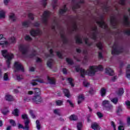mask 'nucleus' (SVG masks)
<instances>
[{"label":"nucleus","instance_id":"f257e3e1","mask_svg":"<svg viewBox=\"0 0 130 130\" xmlns=\"http://www.w3.org/2000/svg\"><path fill=\"white\" fill-rule=\"evenodd\" d=\"M104 68L102 65H99V66H90L89 70L85 71V72H87V73H85V75H88V76H94L96 72H102Z\"/></svg>","mask_w":130,"mask_h":130},{"label":"nucleus","instance_id":"f03ea898","mask_svg":"<svg viewBox=\"0 0 130 130\" xmlns=\"http://www.w3.org/2000/svg\"><path fill=\"white\" fill-rule=\"evenodd\" d=\"M2 53L3 56L7 59L6 63L7 64V68L10 69L11 66V60L14 58V54H9L8 53V50H3L2 51Z\"/></svg>","mask_w":130,"mask_h":130},{"label":"nucleus","instance_id":"7ed1b4c3","mask_svg":"<svg viewBox=\"0 0 130 130\" xmlns=\"http://www.w3.org/2000/svg\"><path fill=\"white\" fill-rule=\"evenodd\" d=\"M117 44L116 43H114L112 46L113 49L111 52L112 55H118L120 53L124 52V49H123V47H120L118 49H117Z\"/></svg>","mask_w":130,"mask_h":130},{"label":"nucleus","instance_id":"20e7f679","mask_svg":"<svg viewBox=\"0 0 130 130\" xmlns=\"http://www.w3.org/2000/svg\"><path fill=\"white\" fill-rule=\"evenodd\" d=\"M100 20H101L100 21H96V24H98V25H99L100 28H102V29L108 30V25H107L104 21V16L103 15H102L100 16Z\"/></svg>","mask_w":130,"mask_h":130},{"label":"nucleus","instance_id":"39448f33","mask_svg":"<svg viewBox=\"0 0 130 130\" xmlns=\"http://www.w3.org/2000/svg\"><path fill=\"white\" fill-rule=\"evenodd\" d=\"M51 13L48 11H45L43 14V17L42 18V22L45 25H47L48 22V18L50 17Z\"/></svg>","mask_w":130,"mask_h":130},{"label":"nucleus","instance_id":"423d86ee","mask_svg":"<svg viewBox=\"0 0 130 130\" xmlns=\"http://www.w3.org/2000/svg\"><path fill=\"white\" fill-rule=\"evenodd\" d=\"M19 51L23 55H26L28 53V47L24 44H21L18 46Z\"/></svg>","mask_w":130,"mask_h":130},{"label":"nucleus","instance_id":"0eeeda50","mask_svg":"<svg viewBox=\"0 0 130 130\" xmlns=\"http://www.w3.org/2000/svg\"><path fill=\"white\" fill-rule=\"evenodd\" d=\"M102 106L107 110H111L112 108V105L110 104V102L108 100H104L102 103Z\"/></svg>","mask_w":130,"mask_h":130},{"label":"nucleus","instance_id":"6e6552de","mask_svg":"<svg viewBox=\"0 0 130 130\" xmlns=\"http://www.w3.org/2000/svg\"><path fill=\"white\" fill-rule=\"evenodd\" d=\"M6 40L7 39L4 38V35H0V45L2 47H5V46H8L9 45V42Z\"/></svg>","mask_w":130,"mask_h":130},{"label":"nucleus","instance_id":"1a4fd4ad","mask_svg":"<svg viewBox=\"0 0 130 130\" xmlns=\"http://www.w3.org/2000/svg\"><path fill=\"white\" fill-rule=\"evenodd\" d=\"M30 123V121L29 120H26L24 122V126L20 123H18V129L22 128V129L29 130V124Z\"/></svg>","mask_w":130,"mask_h":130},{"label":"nucleus","instance_id":"9d476101","mask_svg":"<svg viewBox=\"0 0 130 130\" xmlns=\"http://www.w3.org/2000/svg\"><path fill=\"white\" fill-rule=\"evenodd\" d=\"M14 68L16 70H14L15 73H17V72H19V71H21V72H24V67L22 66V64H19L18 62H15L14 63Z\"/></svg>","mask_w":130,"mask_h":130},{"label":"nucleus","instance_id":"9b49d317","mask_svg":"<svg viewBox=\"0 0 130 130\" xmlns=\"http://www.w3.org/2000/svg\"><path fill=\"white\" fill-rule=\"evenodd\" d=\"M29 33L31 36H32V37H36V36H39V35H41V34L42 32H41V30L39 29H32L31 30H30Z\"/></svg>","mask_w":130,"mask_h":130},{"label":"nucleus","instance_id":"f8f14e48","mask_svg":"<svg viewBox=\"0 0 130 130\" xmlns=\"http://www.w3.org/2000/svg\"><path fill=\"white\" fill-rule=\"evenodd\" d=\"M32 101L36 103V104H40L42 102V98L40 95H35L32 99Z\"/></svg>","mask_w":130,"mask_h":130},{"label":"nucleus","instance_id":"ddd939ff","mask_svg":"<svg viewBox=\"0 0 130 130\" xmlns=\"http://www.w3.org/2000/svg\"><path fill=\"white\" fill-rule=\"evenodd\" d=\"M75 71L77 73L80 72L81 76L82 77V78H85V75H86V73H87V71H86L85 69H83L82 68H79V67H76Z\"/></svg>","mask_w":130,"mask_h":130},{"label":"nucleus","instance_id":"4468645a","mask_svg":"<svg viewBox=\"0 0 130 130\" xmlns=\"http://www.w3.org/2000/svg\"><path fill=\"white\" fill-rule=\"evenodd\" d=\"M110 23L113 29H116V25L117 22L116 21V18L115 16H111L110 19Z\"/></svg>","mask_w":130,"mask_h":130},{"label":"nucleus","instance_id":"2eb2a0df","mask_svg":"<svg viewBox=\"0 0 130 130\" xmlns=\"http://www.w3.org/2000/svg\"><path fill=\"white\" fill-rule=\"evenodd\" d=\"M84 3L85 2L84 1V0H80V1L78 3H76V5L72 7L73 11L76 12V10H77V9H80V8H81V5H80L79 4H84Z\"/></svg>","mask_w":130,"mask_h":130},{"label":"nucleus","instance_id":"dca6fc26","mask_svg":"<svg viewBox=\"0 0 130 130\" xmlns=\"http://www.w3.org/2000/svg\"><path fill=\"white\" fill-rule=\"evenodd\" d=\"M123 23L124 26H130V21L129 20L128 16L127 15H124Z\"/></svg>","mask_w":130,"mask_h":130},{"label":"nucleus","instance_id":"f3484780","mask_svg":"<svg viewBox=\"0 0 130 130\" xmlns=\"http://www.w3.org/2000/svg\"><path fill=\"white\" fill-rule=\"evenodd\" d=\"M91 127L94 130H100L101 129V127L96 122H93L91 125Z\"/></svg>","mask_w":130,"mask_h":130},{"label":"nucleus","instance_id":"a211bd4d","mask_svg":"<svg viewBox=\"0 0 130 130\" xmlns=\"http://www.w3.org/2000/svg\"><path fill=\"white\" fill-rule=\"evenodd\" d=\"M106 74L109 76H114V71L111 68H106Z\"/></svg>","mask_w":130,"mask_h":130},{"label":"nucleus","instance_id":"6ab92c4d","mask_svg":"<svg viewBox=\"0 0 130 130\" xmlns=\"http://www.w3.org/2000/svg\"><path fill=\"white\" fill-rule=\"evenodd\" d=\"M75 41L77 44H83V40L79 36L75 37Z\"/></svg>","mask_w":130,"mask_h":130},{"label":"nucleus","instance_id":"aec40b11","mask_svg":"<svg viewBox=\"0 0 130 130\" xmlns=\"http://www.w3.org/2000/svg\"><path fill=\"white\" fill-rule=\"evenodd\" d=\"M126 77L127 79H130V64L127 66L126 69Z\"/></svg>","mask_w":130,"mask_h":130},{"label":"nucleus","instance_id":"412c9836","mask_svg":"<svg viewBox=\"0 0 130 130\" xmlns=\"http://www.w3.org/2000/svg\"><path fill=\"white\" fill-rule=\"evenodd\" d=\"M63 93L66 97L70 98L71 97V93H70V90L68 89H64L63 90Z\"/></svg>","mask_w":130,"mask_h":130},{"label":"nucleus","instance_id":"4be33fe9","mask_svg":"<svg viewBox=\"0 0 130 130\" xmlns=\"http://www.w3.org/2000/svg\"><path fill=\"white\" fill-rule=\"evenodd\" d=\"M32 22L30 20H28L26 21H24L22 22L23 27H25V28H28L30 26Z\"/></svg>","mask_w":130,"mask_h":130},{"label":"nucleus","instance_id":"5701e85b","mask_svg":"<svg viewBox=\"0 0 130 130\" xmlns=\"http://www.w3.org/2000/svg\"><path fill=\"white\" fill-rule=\"evenodd\" d=\"M67 12H68V8H67V5H64L63 9L59 10V14L60 15H63V14L67 13Z\"/></svg>","mask_w":130,"mask_h":130},{"label":"nucleus","instance_id":"b1692460","mask_svg":"<svg viewBox=\"0 0 130 130\" xmlns=\"http://www.w3.org/2000/svg\"><path fill=\"white\" fill-rule=\"evenodd\" d=\"M5 99L6 101H9V102L14 101V97L11 95H6L5 96Z\"/></svg>","mask_w":130,"mask_h":130},{"label":"nucleus","instance_id":"393cba45","mask_svg":"<svg viewBox=\"0 0 130 130\" xmlns=\"http://www.w3.org/2000/svg\"><path fill=\"white\" fill-rule=\"evenodd\" d=\"M106 91L107 89L104 87H102L101 88L100 93L102 97H105V96H106Z\"/></svg>","mask_w":130,"mask_h":130},{"label":"nucleus","instance_id":"a878e982","mask_svg":"<svg viewBox=\"0 0 130 130\" xmlns=\"http://www.w3.org/2000/svg\"><path fill=\"white\" fill-rule=\"evenodd\" d=\"M34 90H35L34 91V94L35 95H40V94H41V91L40 90V89H39V88H34Z\"/></svg>","mask_w":130,"mask_h":130},{"label":"nucleus","instance_id":"bb28decb","mask_svg":"<svg viewBox=\"0 0 130 130\" xmlns=\"http://www.w3.org/2000/svg\"><path fill=\"white\" fill-rule=\"evenodd\" d=\"M69 119H70L71 120H73L74 121H76V120H78V117L77 116V115L75 114L71 115L69 117Z\"/></svg>","mask_w":130,"mask_h":130},{"label":"nucleus","instance_id":"cd10ccee","mask_svg":"<svg viewBox=\"0 0 130 130\" xmlns=\"http://www.w3.org/2000/svg\"><path fill=\"white\" fill-rule=\"evenodd\" d=\"M96 47L100 50H102L103 49V45L102 44V43L101 42H99L96 44Z\"/></svg>","mask_w":130,"mask_h":130},{"label":"nucleus","instance_id":"c85d7f7f","mask_svg":"<svg viewBox=\"0 0 130 130\" xmlns=\"http://www.w3.org/2000/svg\"><path fill=\"white\" fill-rule=\"evenodd\" d=\"M47 80L49 82L50 84L54 85L55 84V80L52 78H50L49 76L47 77Z\"/></svg>","mask_w":130,"mask_h":130},{"label":"nucleus","instance_id":"c756f323","mask_svg":"<svg viewBox=\"0 0 130 130\" xmlns=\"http://www.w3.org/2000/svg\"><path fill=\"white\" fill-rule=\"evenodd\" d=\"M66 61L68 64H70V66H73V64H74V61L70 58H66Z\"/></svg>","mask_w":130,"mask_h":130},{"label":"nucleus","instance_id":"7c9ffc66","mask_svg":"<svg viewBox=\"0 0 130 130\" xmlns=\"http://www.w3.org/2000/svg\"><path fill=\"white\" fill-rule=\"evenodd\" d=\"M50 54H46L47 57H50V56H54V54L53 53V49H50L49 50Z\"/></svg>","mask_w":130,"mask_h":130},{"label":"nucleus","instance_id":"2f4dec72","mask_svg":"<svg viewBox=\"0 0 130 130\" xmlns=\"http://www.w3.org/2000/svg\"><path fill=\"white\" fill-rule=\"evenodd\" d=\"M97 34H98V32H92L91 35V39L93 40L96 41L97 40Z\"/></svg>","mask_w":130,"mask_h":130},{"label":"nucleus","instance_id":"473e14b6","mask_svg":"<svg viewBox=\"0 0 130 130\" xmlns=\"http://www.w3.org/2000/svg\"><path fill=\"white\" fill-rule=\"evenodd\" d=\"M12 114L15 116H19V110L18 109H15L12 112Z\"/></svg>","mask_w":130,"mask_h":130},{"label":"nucleus","instance_id":"72a5a7b5","mask_svg":"<svg viewBox=\"0 0 130 130\" xmlns=\"http://www.w3.org/2000/svg\"><path fill=\"white\" fill-rule=\"evenodd\" d=\"M67 80L71 87H75V84L73 83V78H68Z\"/></svg>","mask_w":130,"mask_h":130},{"label":"nucleus","instance_id":"f704fd0d","mask_svg":"<svg viewBox=\"0 0 130 130\" xmlns=\"http://www.w3.org/2000/svg\"><path fill=\"white\" fill-rule=\"evenodd\" d=\"M2 114L4 115H7L8 113L10 112L9 110L7 109V108H5L1 111Z\"/></svg>","mask_w":130,"mask_h":130},{"label":"nucleus","instance_id":"c9c22d12","mask_svg":"<svg viewBox=\"0 0 130 130\" xmlns=\"http://www.w3.org/2000/svg\"><path fill=\"white\" fill-rule=\"evenodd\" d=\"M111 101L114 104H117V103H118V98H114L113 99H111Z\"/></svg>","mask_w":130,"mask_h":130},{"label":"nucleus","instance_id":"e433bc0d","mask_svg":"<svg viewBox=\"0 0 130 130\" xmlns=\"http://www.w3.org/2000/svg\"><path fill=\"white\" fill-rule=\"evenodd\" d=\"M9 122L10 124H11L12 126H13L14 127H15V126L17 125L16 121H15V120H14L13 119H10Z\"/></svg>","mask_w":130,"mask_h":130},{"label":"nucleus","instance_id":"4c0bfd02","mask_svg":"<svg viewBox=\"0 0 130 130\" xmlns=\"http://www.w3.org/2000/svg\"><path fill=\"white\" fill-rule=\"evenodd\" d=\"M47 65L48 68H51L52 66V59H49L47 62Z\"/></svg>","mask_w":130,"mask_h":130},{"label":"nucleus","instance_id":"58836bf2","mask_svg":"<svg viewBox=\"0 0 130 130\" xmlns=\"http://www.w3.org/2000/svg\"><path fill=\"white\" fill-rule=\"evenodd\" d=\"M83 127V123L82 122H78L77 125V130H82Z\"/></svg>","mask_w":130,"mask_h":130},{"label":"nucleus","instance_id":"ea45409f","mask_svg":"<svg viewBox=\"0 0 130 130\" xmlns=\"http://www.w3.org/2000/svg\"><path fill=\"white\" fill-rule=\"evenodd\" d=\"M9 41L10 43H15L16 42V38L14 37H12L9 39Z\"/></svg>","mask_w":130,"mask_h":130},{"label":"nucleus","instance_id":"a19ab883","mask_svg":"<svg viewBox=\"0 0 130 130\" xmlns=\"http://www.w3.org/2000/svg\"><path fill=\"white\" fill-rule=\"evenodd\" d=\"M78 30V25H77V23L74 22L73 25V31H77Z\"/></svg>","mask_w":130,"mask_h":130},{"label":"nucleus","instance_id":"79ce46f5","mask_svg":"<svg viewBox=\"0 0 130 130\" xmlns=\"http://www.w3.org/2000/svg\"><path fill=\"white\" fill-rule=\"evenodd\" d=\"M52 7L53 10L55 9V8L57 7V0H54L52 3Z\"/></svg>","mask_w":130,"mask_h":130},{"label":"nucleus","instance_id":"37998d69","mask_svg":"<svg viewBox=\"0 0 130 130\" xmlns=\"http://www.w3.org/2000/svg\"><path fill=\"white\" fill-rule=\"evenodd\" d=\"M37 128L38 130L41 129V126L40 125V121L39 120H36Z\"/></svg>","mask_w":130,"mask_h":130},{"label":"nucleus","instance_id":"c03bdc74","mask_svg":"<svg viewBox=\"0 0 130 130\" xmlns=\"http://www.w3.org/2000/svg\"><path fill=\"white\" fill-rule=\"evenodd\" d=\"M88 39L87 38L84 39L85 44L86 45H87L88 46H92V45H93V43L88 42Z\"/></svg>","mask_w":130,"mask_h":130},{"label":"nucleus","instance_id":"a18cd8bd","mask_svg":"<svg viewBox=\"0 0 130 130\" xmlns=\"http://www.w3.org/2000/svg\"><path fill=\"white\" fill-rule=\"evenodd\" d=\"M35 56H36V50H34L33 52L28 55V57H29L30 58H32L33 57H34Z\"/></svg>","mask_w":130,"mask_h":130},{"label":"nucleus","instance_id":"49530a36","mask_svg":"<svg viewBox=\"0 0 130 130\" xmlns=\"http://www.w3.org/2000/svg\"><path fill=\"white\" fill-rule=\"evenodd\" d=\"M63 103V102L61 100H59L56 101V104L57 106H61Z\"/></svg>","mask_w":130,"mask_h":130},{"label":"nucleus","instance_id":"de8ad7c7","mask_svg":"<svg viewBox=\"0 0 130 130\" xmlns=\"http://www.w3.org/2000/svg\"><path fill=\"white\" fill-rule=\"evenodd\" d=\"M24 39L26 41H32V39L29 35L25 36Z\"/></svg>","mask_w":130,"mask_h":130},{"label":"nucleus","instance_id":"09e8293b","mask_svg":"<svg viewBox=\"0 0 130 130\" xmlns=\"http://www.w3.org/2000/svg\"><path fill=\"white\" fill-rule=\"evenodd\" d=\"M6 18V14L5 12L3 11H0V19H3Z\"/></svg>","mask_w":130,"mask_h":130},{"label":"nucleus","instance_id":"8fccbe9b","mask_svg":"<svg viewBox=\"0 0 130 130\" xmlns=\"http://www.w3.org/2000/svg\"><path fill=\"white\" fill-rule=\"evenodd\" d=\"M56 55L60 59H62V58H63V57H62V54L60 52H59V51H57L56 52Z\"/></svg>","mask_w":130,"mask_h":130},{"label":"nucleus","instance_id":"3c124183","mask_svg":"<svg viewBox=\"0 0 130 130\" xmlns=\"http://www.w3.org/2000/svg\"><path fill=\"white\" fill-rule=\"evenodd\" d=\"M123 88H119L118 92V95H119V96H122L123 94Z\"/></svg>","mask_w":130,"mask_h":130},{"label":"nucleus","instance_id":"603ef678","mask_svg":"<svg viewBox=\"0 0 130 130\" xmlns=\"http://www.w3.org/2000/svg\"><path fill=\"white\" fill-rule=\"evenodd\" d=\"M67 103H69V105H70L71 107L74 108L75 107V105L72 102V101L70 100H67Z\"/></svg>","mask_w":130,"mask_h":130},{"label":"nucleus","instance_id":"864d4df0","mask_svg":"<svg viewBox=\"0 0 130 130\" xmlns=\"http://www.w3.org/2000/svg\"><path fill=\"white\" fill-rule=\"evenodd\" d=\"M9 18L11 19L13 22L16 21V19H15V14L14 13H12L11 15L9 16Z\"/></svg>","mask_w":130,"mask_h":130},{"label":"nucleus","instance_id":"5fc2aeb1","mask_svg":"<svg viewBox=\"0 0 130 130\" xmlns=\"http://www.w3.org/2000/svg\"><path fill=\"white\" fill-rule=\"evenodd\" d=\"M47 0H43L42 1V5L44 8H46V6H47Z\"/></svg>","mask_w":130,"mask_h":130},{"label":"nucleus","instance_id":"6e6d98bb","mask_svg":"<svg viewBox=\"0 0 130 130\" xmlns=\"http://www.w3.org/2000/svg\"><path fill=\"white\" fill-rule=\"evenodd\" d=\"M4 81H9V75L8 73H5L4 76Z\"/></svg>","mask_w":130,"mask_h":130},{"label":"nucleus","instance_id":"4d7b16f0","mask_svg":"<svg viewBox=\"0 0 130 130\" xmlns=\"http://www.w3.org/2000/svg\"><path fill=\"white\" fill-rule=\"evenodd\" d=\"M32 82H39V83H41V84H42L43 83V80L40 79H34L32 80Z\"/></svg>","mask_w":130,"mask_h":130},{"label":"nucleus","instance_id":"13d9d810","mask_svg":"<svg viewBox=\"0 0 130 130\" xmlns=\"http://www.w3.org/2000/svg\"><path fill=\"white\" fill-rule=\"evenodd\" d=\"M63 42V44H69V39L68 38H65L64 39L62 40Z\"/></svg>","mask_w":130,"mask_h":130},{"label":"nucleus","instance_id":"bf43d9fd","mask_svg":"<svg viewBox=\"0 0 130 130\" xmlns=\"http://www.w3.org/2000/svg\"><path fill=\"white\" fill-rule=\"evenodd\" d=\"M28 17L29 19H30V20H32V21H33V20H34V15H33V14L29 13L28 15Z\"/></svg>","mask_w":130,"mask_h":130},{"label":"nucleus","instance_id":"052dcab7","mask_svg":"<svg viewBox=\"0 0 130 130\" xmlns=\"http://www.w3.org/2000/svg\"><path fill=\"white\" fill-rule=\"evenodd\" d=\"M21 118H22V119H27V120H29L28 119V115L27 114L21 115Z\"/></svg>","mask_w":130,"mask_h":130},{"label":"nucleus","instance_id":"680f3d73","mask_svg":"<svg viewBox=\"0 0 130 130\" xmlns=\"http://www.w3.org/2000/svg\"><path fill=\"white\" fill-rule=\"evenodd\" d=\"M96 115H98L99 118H102V117H103V114H102L100 112H98L96 113Z\"/></svg>","mask_w":130,"mask_h":130},{"label":"nucleus","instance_id":"e2e57ef3","mask_svg":"<svg viewBox=\"0 0 130 130\" xmlns=\"http://www.w3.org/2000/svg\"><path fill=\"white\" fill-rule=\"evenodd\" d=\"M120 2H119V4L121 6H125V2L126 0H120Z\"/></svg>","mask_w":130,"mask_h":130},{"label":"nucleus","instance_id":"0e129e2a","mask_svg":"<svg viewBox=\"0 0 130 130\" xmlns=\"http://www.w3.org/2000/svg\"><path fill=\"white\" fill-rule=\"evenodd\" d=\"M92 30L93 31V32L98 33V27H97V26H95L92 28Z\"/></svg>","mask_w":130,"mask_h":130},{"label":"nucleus","instance_id":"69168bd1","mask_svg":"<svg viewBox=\"0 0 130 130\" xmlns=\"http://www.w3.org/2000/svg\"><path fill=\"white\" fill-rule=\"evenodd\" d=\"M124 34L127 35V36H130V29L125 30L124 32Z\"/></svg>","mask_w":130,"mask_h":130},{"label":"nucleus","instance_id":"338daca9","mask_svg":"<svg viewBox=\"0 0 130 130\" xmlns=\"http://www.w3.org/2000/svg\"><path fill=\"white\" fill-rule=\"evenodd\" d=\"M127 108H130V101H127L125 102Z\"/></svg>","mask_w":130,"mask_h":130},{"label":"nucleus","instance_id":"774afa93","mask_svg":"<svg viewBox=\"0 0 130 130\" xmlns=\"http://www.w3.org/2000/svg\"><path fill=\"white\" fill-rule=\"evenodd\" d=\"M118 130H124V126L123 125H119L118 127Z\"/></svg>","mask_w":130,"mask_h":130}]
</instances>
